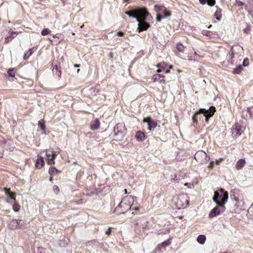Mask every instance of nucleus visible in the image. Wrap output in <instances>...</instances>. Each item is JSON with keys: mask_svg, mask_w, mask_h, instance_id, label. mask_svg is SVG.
<instances>
[{"mask_svg": "<svg viewBox=\"0 0 253 253\" xmlns=\"http://www.w3.org/2000/svg\"><path fill=\"white\" fill-rule=\"evenodd\" d=\"M228 199V193L223 188H220L214 192V196L212 197L213 201L218 205L225 206V203Z\"/></svg>", "mask_w": 253, "mask_h": 253, "instance_id": "1", "label": "nucleus"}, {"mask_svg": "<svg viewBox=\"0 0 253 253\" xmlns=\"http://www.w3.org/2000/svg\"><path fill=\"white\" fill-rule=\"evenodd\" d=\"M126 129L123 123L117 124L114 128L113 132L115 139L121 140L125 136Z\"/></svg>", "mask_w": 253, "mask_h": 253, "instance_id": "2", "label": "nucleus"}, {"mask_svg": "<svg viewBox=\"0 0 253 253\" xmlns=\"http://www.w3.org/2000/svg\"><path fill=\"white\" fill-rule=\"evenodd\" d=\"M131 208L130 202H128L127 198H124L119 204V205L115 208V211L117 214H123L126 213Z\"/></svg>", "mask_w": 253, "mask_h": 253, "instance_id": "3", "label": "nucleus"}, {"mask_svg": "<svg viewBox=\"0 0 253 253\" xmlns=\"http://www.w3.org/2000/svg\"><path fill=\"white\" fill-rule=\"evenodd\" d=\"M135 12L137 17L140 18L141 20H149L150 18H152L151 16L145 8H137L135 9Z\"/></svg>", "mask_w": 253, "mask_h": 253, "instance_id": "4", "label": "nucleus"}, {"mask_svg": "<svg viewBox=\"0 0 253 253\" xmlns=\"http://www.w3.org/2000/svg\"><path fill=\"white\" fill-rule=\"evenodd\" d=\"M154 9L158 14L162 16L163 15V18H167L171 15L170 12L168 11L166 7L164 5H156L154 6Z\"/></svg>", "mask_w": 253, "mask_h": 253, "instance_id": "5", "label": "nucleus"}, {"mask_svg": "<svg viewBox=\"0 0 253 253\" xmlns=\"http://www.w3.org/2000/svg\"><path fill=\"white\" fill-rule=\"evenodd\" d=\"M215 207L209 213V217L213 218L220 215L221 213L223 212L225 210V207L223 205L216 204Z\"/></svg>", "mask_w": 253, "mask_h": 253, "instance_id": "6", "label": "nucleus"}, {"mask_svg": "<svg viewBox=\"0 0 253 253\" xmlns=\"http://www.w3.org/2000/svg\"><path fill=\"white\" fill-rule=\"evenodd\" d=\"M23 225V222L22 220L10 219L8 223V227L9 229H15L21 228Z\"/></svg>", "mask_w": 253, "mask_h": 253, "instance_id": "7", "label": "nucleus"}, {"mask_svg": "<svg viewBox=\"0 0 253 253\" xmlns=\"http://www.w3.org/2000/svg\"><path fill=\"white\" fill-rule=\"evenodd\" d=\"M136 21L138 22L137 29L138 33L147 30L150 26V25L146 22V20H141L140 18H137Z\"/></svg>", "mask_w": 253, "mask_h": 253, "instance_id": "8", "label": "nucleus"}, {"mask_svg": "<svg viewBox=\"0 0 253 253\" xmlns=\"http://www.w3.org/2000/svg\"><path fill=\"white\" fill-rule=\"evenodd\" d=\"M157 67L159 68L157 70V72H161L162 71L165 72L166 73L169 72V70L172 68V65H169L165 63H161L157 65Z\"/></svg>", "mask_w": 253, "mask_h": 253, "instance_id": "9", "label": "nucleus"}, {"mask_svg": "<svg viewBox=\"0 0 253 253\" xmlns=\"http://www.w3.org/2000/svg\"><path fill=\"white\" fill-rule=\"evenodd\" d=\"M143 123H147L148 126V129L151 130L154 129L157 126V123L156 121L153 120L151 117L144 118Z\"/></svg>", "mask_w": 253, "mask_h": 253, "instance_id": "10", "label": "nucleus"}, {"mask_svg": "<svg viewBox=\"0 0 253 253\" xmlns=\"http://www.w3.org/2000/svg\"><path fill=\"white\" fill-rule=\"evenodd\" d=\"M243 132L241 126L238 124L236 123L232 128V134L234 137H238Z\"/></svg>", "mask_w": 253, "mask_h": 253, "instance_id": "11", "label": "nucleus"}, {"mask_svg": "<svg viewBox=\"0 0 253 253\" xmlns=\"http://www.w3.org/2000/svg\"><path fill=\"white\" fill-rule=\"evenodd\" d=\"M195 159L201 163L204 162L206 158V152L204 151H198L194 156Z\"/></svg>", "mask_w": 253, "mask_h": 253, "instance_id": "12", "label": "nucleus"}, {"mask_svg": "<svg viewBox=\"0 0 253 253\" xmlns=\"http://www.w3.org/2000/svg\"><path fill=\"white\" fill-rule=\"evenodd\" d=\"M177 205L178 206H181L184 208L189 205V201L187 199H185L184 196H182L178 198Z\"/></svg>", "mask_w": 253, "mask_h": 253, "instance_id": "13", "label": "nucleus"}, {"mask_svg": "<svg viewBox=\"0 0 253 253\" xmlns=\"http://www.w3.org/2000/svg\"><path fill=\"white\" fill-rule=\"evenodd\" d=\"M153 80L154 82H159L160 83L165 84V76L163 74H156L153 75Z\"/></svg>", "mask_w": 253, "mask_h": 253, "instance_id": "14", "label": "nucleus"}, {"mask_svg": "<svg viewBox=\"0 0 253 253\" xmlns=\"http://www.w3.org/2000/svg\"><path fill=\"white\" fill-rule=\"evenodd\" d=\"M100 126V122L98 119H95L91 122L90 128L91 130H95L99 128Z\"/></svg>", "mask_w": 253, "mask_h": 253, "instance_id": "15", "label": "nucleus"}, {"mask_svg": "<svg viewBox=\"0 0 253 253\" xmlns=\"http://www.w3.org/2000/svg\"><path fill=\"white\" fill-rule=\"evenodd\" d=\"M215 112V108L213 106H211L208 110H207V122L210 117L212 116Z\"/></svg>", "mask_w": 253, "mask_h": 253, "instance_id": "16", "label": "nucleus"}, {"mask_svg": "<svg viewBox=\"0 0 253 253\" xmlns=\"http://www.w3.org/2000/svg\"><path fill=\"white\" fill-rule=\"evenodd\" d=\"M44 162L43 158L42 157H39L36 161V168L41 169L44 165Z\"/></svg>", "mask_w": 253, "mask_h": 253, "instance_id": "17", "label": "nucleus"}, {"mask_svg": "<svg viewBox=\"0 0 253 253\" xmlns=\"http://www.w3.org/2000/svg\"><path fill=\"white\" fill-rule=\"evenodd\" d=\"M215 9L216 10L214 13V17L217 20L219 21L221 16V10L217 6L215 7Z\"/></svg>", "mask_w": 253, "mask_h": 253, "instance_id": "18", "label": "nucleus"}, {"mask_svg": "<svg viewBox=\"0 0 253 253\" xmlns=\"http://www.w3.org/2000/svg\"><path fill=\"white\" fill-rule=\"evenodd\" d=\"M246 162L244 159H240L237 161L236 164V168L237 169H241L245 165Z\"/></svg>", "mask_w": 253, "mask_h": 253, "instance_id": "19", "label": "nucleus"}, {"mask_svg": "<svg viewBox=\"0 0 253 253\" xmlns=\"http://www.w3.org/2000/svg\"><path fill=\"white\" fill-rule=\"evenodd\" d=\"M17 32H11V33H10V35L9 36H7L6 38H5V42L7 43L10 41H11V40L14 39V38L16 37V36L17 35Z\"/></svg>", "mask_w": 253, "mask_h": 253, "instance_id": "20", "label": "nucleus"}, {"mask_svg": "<svg viewBox=\"0 0 253 253\" xmlns=\"http://www.w3.org/2000/svg\"><path fill=\"white\" fill-rule=\"evenodd\" d=\"M35 50V47H32V48H30L27 52H26L24 54V56H23V59L24 60L28 59V58L31 55H32V54H33V53L34 52Z\"/></svg>", "mask_w": 253, "mask_h": 253, "instance_id": "21", "label": "nucleus"}, {"mask_svg": "<svg viewBox=\"0 0 253 253\" xmlns=\"http://www.w3.org/2000/svg\"><path fill=\"white\" fill-rule=\"evenodd\" d=\"M135 137L138 141H143L145 139L144 133L140 131H138L135 135Z\"/></svg>", "mask_w": 253, "mask_h": 253, "instance_id": "22", "label": "nucleus"}, {"mask_svg": "<svg viewBox=\"0 0 253 253\" xmlns=\"http://www.w3.org/2000/svg\"><path fill=\"white\" fill-rule=\"evenodd\" d=\"M53 73L56 75L59 78L61 77V71L59 69L58 66L57 64H56L53 68L52 69Z\"/></svg>", "mask_w": 253, "mask_h": 253, "instance_id": "23", "label": "nucleus"}, {"mask_svg": "<svg viewBox=\"0 0 253 253\" xmlns=\"http://www.w3.org/2000/svg\"><path fill=\"white\" fill-rule=\"evenodd\" d=\"M197 242L200 244H204L206 241V236L205 235H200L197 239Z\"/></svg>", "mask_w": 253, "mask_h": 253, "instance_id": "24", "label": "nucleus"}, {"mask_svg": "<svg viewBox=\"0 0 253 253\" xmlns=\"http://www.w3.org/2000/svg\"><path fill=\"white\" fill-rule=\"evenodd\" d=\"M125 14L128 16L132 17L133 18H135L137 21V18H139L137 17V15H136V13L135 12V10L134 11H129L125 12Z\"/></svg>", "mask_w": 253, "mask_h": 253, "instance_id": "25", "label": "nucleus"}, {"mask_svg": "<svg viewBox=\"0 0 253 253\" xmlns=\"http://www.w3.org/2000/svg\"><path fill=\"white\" fill-rule=\"evenodd\" d=\"M46 156L47 157V161H48V164L49 165H52V164H54L55 163L54 162V158H53V157H51V155H50V154L49 153H46Z\"/></svg>", "mask_w": 253, "mask_h": 253, "instance_id": "26", "label": "nucleus"}, {"mask_svg": "<svg viewBox=\"0 0 253 253\" xmlns=\"http://www.w3.org/2000/svg\"><path fill=\"white\" fill-rule=\"evenodd\" d=\"M57 172L58 170L55 167H50L49 169L48 172L51 175L55 174Z\"/></svg>", "mask_w": 253, "mask_h": 253, "instance_id": "27", "label": "nucleus"}, {"mask_svg": "<svg viewBox=\"0 0 253 253\" xmlns=\"http://www.w3.org/2000/svg\"><path fill=\"white\" fill-rule=\"evenodd\" d=\"M38 126L42 130H45V123L44 120H42L39 121L38 123Z\"/></svg>", "mask_w": 253, "mask_h": 253, "instance_id": "28", "label": "nucleus"}, {"mask_svg": "<svg viewBox=\"0 0 253 253\" xmlns=\"http://www.w3.org/2000/svg\"><path fill=\"white\" fill-rule=\"evenodd\" d=\"M7 74L9 77H15V72L14 71V69L13 68H10L7 71Z\"/></svg>", "mask_w": 253, "mask_h": 253, "instance_id": "29", "label": "nucleus"}, {"mask_svg": "<svg viewBox=\"0 0 253 253\" xmlns=\"http://www.w3.org/2000/svg\"><path fill=\"white\" fill-rule=\"evenodd\" d=\"M170 242L169 240H166L165 241H164L162 242L160 245L159 247L162 248V247H166V246L169 245L170 244Z\"/></svg>", "mask_w": 253, "mask_h": 253, "instance_id": "30", "label": "nucleus"}, {"mask_svg": "<svg viewBox=\"0 0 253 253\" xmlns=\"http://www.w3.org/2000/svg\"><path fill=\"white\" fill-rule=\"evenodd\" d=\"M51 31L48 28H44L41 32L42 36H46L50 33Z\"/></svg>", "mask_w": 253, "mask_h": 253, "instance_id": "31", "label": "nucleus"}, {"mask_svg": "<svg viewBox=\"0 0 253 253\" xmlns=\"http://www.w3.org/2000/svg\"><path fill=\"white\" fill-rule=\"evenodd\" d=\"M242 70V66L241 65H239L234 69V73L235 74H239Z\"/></svg>", "mask_w": 253, "mask_h": 253, "instance_id": "32", "label": "nucleus"}, {"mask_svg": "<svg viewBox=\"0 0 253 253\" xmlns=\"http://www.w3.org/2000/svg\"><path fill=\"white\" fill-rule=\"evenodd\" d=\"M20 206L18 204H15L12 206L13 210L15 212L18 211L20 210Z\"/></svg>", "mask_w": 253, "mask_h": 253, "instance_id": "33", "label": "nucleus"}, {"mask_svg": "<svg viewBox=\"0 0 253 253\" xmlns=\"http://www.w3.org/2000/svg\"><path fill=\"white\" fill-rule=\"evenodd\" d=\"M215 3V0H207V4L210 6H213Z\"/></svg>", "mask_w": 253, "mask_h": 253, "instance_id": "34", "label": "nucleus"}, {"mask_svg": "<svg viewBox=\"0 0 253 253\" xmlns=\"http://www.w3.org/2000/svg\"><path fill=\"white\" fill-rule=\"evenodd\" d=\"M176 48L179 51H183L184 48V47L180 43H178L177 44Z\"/></svg>", "mask_w": 253, "mask_h": 253, "instance_id": "35", "label": "nucleus"}, {"mask_svg": "<svg viewBox=\"0 0 253 253\" xmlns=\"http://www.w3.org/2000/svg\"><path fill=\"white\" fill-rule=\"evenodd\" d=\"M218 162H219L217 161H216L215 162L214 161L211 162L208 165V168L209 169H211L212 168L214 164H217Z\"/></svg>", "mask_w": 253, "mask_h": 253, "instance_id": "36", "label": "nucleus"}, {"mask_svg": "<svg viewBox=\"0 0 253 253\" xmlns=\"http://www.w3.org/2000/svg\"><path fill=\"white\" fill-rule=\"evenodd\" d=\"M247 111L250 114V116L253 117V106L248 108Z\"/></svg>", "mask_w": 253, "mask_h": 253, "instance_id": "37", "label": "nucleus"}, {"mask_svg": "<svg viewBox=\"0 0 253 253\" xmlns=\"http://www.w3.org/2000/svg\"><path fill=\"white\" fill-rule=\"evenodd\" d=\"M243 66L246 67L248 66L249 64V59L247 58H245L243 62Z\"/></svg>", "mask_w": 253, "mask_h": 253, "instance_id": "38", "label": "nucleus"}, {"mask_svg": "<svg viewBox=\"0 0 253 253\" xmlns=\"http://www.w3.org/2000/svg\"><path fill=\"white\" fill-rule=\"evenodd\" d=\"M59 154V152L56 151H52L51 152V153L50 154L51 157H53V158L55 159L56 157L57 156V155Z\"/></svg>", "mask_w": 253, "mask_h": 253, "instance_id": "39", "label": "nucleus"}, {"mask_svg": "<svg viewBox=\"0 0 253 253\" xmlns=\"http://www.w3.org/2000/svg\"><path fill=\"white\" fill-rule=\"evenodd\" d=\"M200 115L199 113H196L195 114L193 117H192V119H193V122L195 123H196L197 121V118H198V115Z\"/></svg>", "mask_w": 253, "mask_h": 253, "instance_id": "40", "label": "nucleus"}, {"mask_svg": "<svg viewBox=\"0 0 253 253\" xmlns=\"http://www.w3.org/2000/svg\"><path fill=\"white\" fill-rule=\"evenodd\" d=\"M8 196H9L10 199L15 201V194L14 193L11 192L10 194L8 195Z\"/></svg>", "mask_w": 253, "mask_h": 253, "instance_id": "41", "label": "nucleus"}, {"mask_svg": "<svg viewBox=\"0 0 253 253\" xmlns=\"http://www.w3.org/2000/svg\"><path fill=\"white\" fill-rule=\"evenodd\" d=\"M53 190L54 192L56 193H58L60 191L59 188L57 185L53 186Z\"/></svg>", "mask_w": 253, "mask_h": 253, "instance_id": "42", "label": "nucleus"}, {"mask_svg": "<svg viewBox=\"0 0 253 253\" xmlns=\"http://www.w3.org/2000/svg\"><path fill=\"white\" fill-rule=\"evenodd\" d=\"M162 19H163V16L157 14L156 20L157 22H161Z\"/></svg>", "mask_w": 253, "mask_h": 253, "instance_id": "43", "label": "nucleus"}, {"mask_svg": "<svg viewBox=\"0 0 253 253\" xmlns=\"http://www.w3.org/2000/svg\"><path fill=\"white\" fill-rule=\"evenodd\" d=\"M4 191H5V194L7 196L12 192L10 191V189H8V188H4Z\"/></svg>", "mask_w": 253, "mask_h": 253, "instance_id": "44", "label": "nucleus"}, {"mask_svg": "<svg viewBox=\"0 0 253 253\" xmlns=\"http://www.w3.org/2000/svg\"><path fill=\"white\" fill-rule=\"evenodd\" d=\"M249 212L251 213L253 215V203L251 205V206L250 207L249 209Z\"/></svg>", "mask_w": 253, "mask_h": 253, "instance_id": "45", "label": "nucleus"}, {"mask_svg": "<svg viewBox=\"0 0 253 253\" xmlns=\"http://www.w3.org/2000/svg\"><path fill=\"white\" fill-rule=\"evenodd\" d=\"M171 180L176 181L177 182H179V181L180 180V179L177 178L176 174H175L174 176V177L171 178Z\"/></svg>", "mask_w": 253, "mask_h": 253, "instance_id": "46", "label": "nucleus"}, {"mask_svg": "<svg viewBox=\"0 0 253 253\" xmlns=\"http://www.w3.org/2000/svg\"><path fill=\"white\" fill-rule=\"evenodd\" d=\"M236 2L237 3V4L239 6H242V5H244V3L242 1H240L239 0H236Z\"/></svg>", "mask_w": 253, "mask_h": 253, "instance_id": "47", "label": "nucleus"}, {"mask_svg": "<svg viewBox=\"0 0 253 253\" xmlns=\"http://www.w3.org/2000/svg\"><path fill=\"white\" fill-rule=\"evenodd\" d=\"M117 35L119 37H123L124 35V33L122 31H119L117 32Z\"/></svg>", "mask_w": 253, "mask_h": 253, "instance_id": "48", "label": "nucleus"}, {"mask_svg": "<svg viewBox=\"0 0 253 253\" xmlns=\"http://www.w3.org/2000/svg\"><path fill=\"white\" fill-rule=\"evenodd\" d=\"M112 228H109L106 231L105 234L107 235H109L111 234Z\"/></svg>", "mask_w": 253, "mask_h": 253, "instance_id": "49", "label": "nucleus"}, {"mask_svg": "<svg viewBox=\"0 0 253 253\" xmlns=\"http://www.w3.org/2000/svg\"><path fill=\"white\" fill-rule=\"evenodd\" d=\"M184 186H187L188 188H191L193 186V184L189 183H185Z\"/></svg>", "mask_w": 253, "mask_h": 253, "instance_id": "50", "label": "nucleus"}, {"mask_svg": "<svg viewBox=\"0 0 253 253\" xmlns=\"http://www.w3.org/2000/svg\"><path fill=\"white\" fill-rule=\"evenodd\" d=\"M201 113H202L203 114V116L206 117V109H202L200 110Z\"/></svg>", "mask_w": 253, "mask_h": 253, "instance_id": "51", "label": "nucleus"}, {"mask_svg": "<svg viewBox=\"0 0 253 253\" xmlns=\"http://www.w3.org/2000/svg\"><path fill=\"white\" fill-rule=\"evenodd\" d=\"M131 209L132 210H135V211H138V210H139V207H134V208H132V207H131Z\"/></svg>", "mask_w": 253, "mask_h": 253, "instance_id": "52", "label": "nucleus"}, {"mask_svg": "<svg viewBox=\"0 0 253 253\" xmlns=\"http://www.w3.org/2000/svg\"><path fill=\"white\" fill-rule=\"evenodd\" d=\"M109 57L110 59H112L113 57V53L112 52H110L109 54Z\"/></svg>", "mask_w": 253, "mask_h": 253, "instance_id": "53", "label": "nucleus"}, {"mask_svg": "<svg viewBox=\"0 0 253 253\" xmlns=\"http://www.w3.org/2000/svg\"><path fill=\"white\" fill-rule=\"evenodd\" d=\"M200 2L202 4H206V0H199Z\"/></svg>", "mask_w": 253, "mask_h": 253, "instance_id": "54", "label": "nucleus"}, {"mask_svg": "<svg viewBox=\"0 0 253 253\" xmlns=\"http://www.w3.org/2000/svg\"><path fill=\"white\" fill-rule=\"evenodd\" d=\"M74 66L75 67H80V65L79 64H75Z\"/></svg>", "mask_w": 253, "mask_h": 253, "instance_id": "55", "label": "nucleus"}, {"mask_svg": "<svg viewBox=\"0 0 253 253\" xmlns=\"http://www.w3.org/2000/svg\"><path fill=\"white\" fill-rule=\"evenodd\" d=\"M49 180H50V181H52V176H50V177L49 178Z\"/></svg>", "mask_w": 253, "mask_h": 253, "instance_id": "56", "label": "nucleus"}, {"mask_svg": "<svg viewBox=\"0 0 253 253\" xmlns=\"http://www.w3.org/2000/svg\"><path fill=\"white\" fill-rule=\"evenodd\" d=\"M206 36H207V40L208 39V37L209 36L208 34V33L207 32V35H206Z\"/></svg>", "mask_w": 253, "mask_h": 253, "instance_id": "57", "label": "nucleus"}, {"mask_svg": "<svg viewBox=\"0 0 253 253\" xmlns=\"http://www.w3.org/2000/svg\"><path fill=\"white\" fill-rule=\"evenodd\" d=\"M124 191H125V193H127L126 189H125V190H124Z\"/></svg>", "mask_w": 253, "mask_h": 253, "instance_id": "58", "label": "nucleus"}, {"mask_svg": "<svg viewBox=\"0 0 253 253\" xmlns=\"http://www.w3.org/2000/svg\"><path fill=\"white\" fill-rule=\"evenodd\" d=\"M204 32H205V31H203V32H202V34H204V35H205Z\"/></svg>", "mask_w": 253, "mask_h": 253, "instance_id": "59", "label": "nucleus"}]
</instances>
